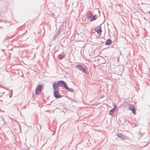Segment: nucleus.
<instances>
[{
    "label": "nucleus",
    "instance_id": "obj_1",
    "mask_svg": "<svg viewBox=\"0 0 150 150\" xmlns=\"http://www.w3.org/2000/svg\"><path fill=\"white\" fill-rule=\"evenodd\" d=\"M59 86L62 87H64L65 88L67 85L66 83L64 81L60 80L57 81V83Z\"/></svg>",
    "mask_w": 150,
    "mask_h": 150
},
{
    "label": "nucleus",
    "instance_id": "obj_2",
    "mask_svg": "<svg viewBox=\"0 0 150 150\" xmlns=\"http://www.w3.org/2000/svg\"><path fill=\"white\" fill-rule=\"evenodd\" d=\"M42 91V86L41 84L38 85L36 88L35 93L36 95H38L39 92L41 93Z\"/></svg>",
    "mask_w": 150,
    "mask_h": 150
},
{
    "label": "nucleus",
    "instance_id": "obj_3",
    "mask_svg": "<svg viewBox=\"0 0 150 150\" xmlns=\"http://www.w3.org/2000/svg\"><path fill=\"white\" fill-rule=\"evenodd\" d=\"M76 67L78 68L79 70L85 73H86V69L83 66L79 64H77L76 65Z\"/></svg>",
    "mask_w": 150,
    "mask_h": 150
},
{
    "label": "nucleus",
    "instance_id": "obj_4",
    "mask_svg": "<svg viewBox=\"0 0 150 150\" xmlns=\"http://www.w3.org/2000/svg\"><path fill=\"white\" fill-rule=\"evenodd\" d=\"M128 109L131 110L134 114L135 113V109L134 105L130 104L128 107Z\"/></svg>",
    "mask_w": 150,
    "mask_h": 150
},
{
    "label": "nucleus",
    "instance_id": "obj_5",
    "mask_svg": "<svg viewBox=\"0 0 150 150\" xmlns=\"http://www.w3.org/2000/svg\"><path fill=\"white\" fill-rule=\"evenodd\" d=\"M52 87L54 91H59V86L57 83L56 82H54L53 83Z\"/></svg>",
    "mask_w": 150,
    "mask_h": 150
},
{
    "label": "nucleus",
    "instance_id": "obj_6",
    "mask_svg": "<svg viewBox=\"0 0 150 150\" xmlns=\"http://www.w3.org/2000/svg\"><path fill=\"white\" fill-rule=\"evenodd\" d=\"M59 91H54V96L56 98H60L62 97V96L59 93Z\"/></svg>",
    "mask_w": 150,
    "mask_h": 150
},
{
    "label": "nucleus",
    "instance_id": "obj_7",
    "mask_svg": "<svg viewBox=\"0 0 150 150\" xmlns=\"http://www.w3.org/2000/svg\"><path fill=\"white\" fill-rule=\"evenodd\" d=\"M95 30L98 35H101L102 32L101 27L100 25L95 28Z\"/></svg>",
    "mask_w": 150,
    "mask_h": 150
},
{
    "label": "nucleus",
    "instance_id": "obj_8",
    "mask_svg": "<svg viewBox=\"0 0 150 150\" xmlns=\"http://www.w3.org/2000/svg\"><path fill=\"white\" fill-rule=\"evenodd\" d=\"M117 105H115L113 108L111 109L110 112H109V114L111 116H112V113L114 112V111L115 110H116V108H117Z\"/></svg>",
    "mask_w": 150,
    "mask_h": 150
},
{
    "label": "nucleus",
    "instance_id": "obj_9",
    "mask_svg": "<svg viewBox=\"0 0 150 150\" xmlns=\"http://www.w3.org/2000/svg\"><path fill=\"white\" fill-rule=\"evenodd\" d=\"M65 88L69 92H73V93H74L75 92L74 90L72 88H69L68 87L67 85L66 86V88Z\"/></svg>",
    "mask_w": 150,
    "mask_h": 150
},
{
    "label": "nucleus",
    "instance_id": "obj_10",
    "mask_svg": "<svg viewBox=\"0 0 150 150\" xmlns=\"http://www.w3.org/2000/svg\"><path fill=\"white\" fill-rule=\"evenodd\" d=\"M112 40L110 39H108L107 40L105 43V45H109L111 44Z\"/></svg>",
    "mask_w": 150,
    "mask_h": 150
},
{
    "label": "nucleus",
    "instance_id": "obj_11",
    "mask_svg": "<svg viewBox=\"0 0 150 150\" xmlns=\"http://www.w3.org/2000/svg\"><path fill=\"white\" fill-rule=\"evenodd\" d=\"M117 135L118 136V137L122 139H123L124 138L121 133H118L117 134Z\"/></svg>",
    "mask_w": 150,
    "mask_h": 150
},
{
    "label": "nucleus",
    "instance_id": "obj_12",
    "mask_svg": "<svg viewBox=\"0 0 150 150\" xmlns=\"http://www.w3.org/2000/svg\"><path fill=\"white\" fill-rule=\"evenodd\" d=\"M97 15L96 14L94 15V16H93L92 18L90 19L91 21H92L96 20L97 18Z\"/></svg>",
    "mask_w": 150,
    "mask_h": 150
},
{
    "label": "nucleus",
    "instance_id": "obj_13",
    "mask_svg": "<svg viewBox=\"0 0 150 150\" xmlns=\"http://www.w3.org/2000/svg\"><path fill=\"white\" fill-rule=\"evenodd\" d=\"M48 14L49 16L52 17L53 18H55V15L54 13L50 12L48 13Z\"/></svg>",
    "mask_w": 150,
    "mask_h": 150
},
{
    "label": "nucleus",
    "instance_id": "obj_14",
    "mask_svg": "<svg viewBox=\"0 0 150 150\" xmlns=\"http://www.w3.org/2000/svg\"><path fill=\"white\" fill-rule=\"evenodd\" d=\"M63 29L61 28H60L58 31V34L60 35L61 34V33L63 32Z\"/></svg>",
    "mask_w": 150,
    "mask_h": 150
},
{
    "label": "nucleus",
    "instance_id": "obj_15",
    "mask_svg": "<svg viewBox=\"0 0 150 150\" xmlns=\"http://www.w3.org/2000/svg\"><path fill=\"white\" fill-rule=\"evenodd\" d=\"M59 36V34L57 33L56 35H55L54 36V37L53 38V40H55L56 38L58 37Z\"/></svg>",
    "mask_w": 150,
    "mask_h": 150
},
{
    "label": "nucleus",
    "instance_id": "obj_16",
    "mask_svg": "<svg viewBox=\"0 0 150 150\" xmlns=\"http://www.w3.org/2000/svg\"><path fill=\"white\" fill-rule=\"evenodd\" d=\"M93 14L92 13H91L89 14L88 16V18H91L92 16H93Z\"/></svg>",
    "mask_w": 150,
    "mask_h": 150
},
{
    "label": "nucleus",
    "instance_id": "obj_17",
    "mask_svg": "<svg viewBox=\"0 0 150 150\" xmlns=\"http://www.w3.org/2000/svg\"><path fill=\"white\" fill-rule=\"evenodd\" d=\"M64 55H61L59 57V60H60L62 59L64 57Z\"/></svg>",
    "mask_w": 150,
    "mask_h": 150
},
{
    "label": "nucleus",
    "instance_id": "obj_18",
    "mask_svg": "<svg viewBox=\"0 0 150 150\" xmlns=\"http://www.w3.org/2000/svg\"><path fill=\"white\" fill-rule=\"evenodd\" d=\"M13 90H11V94H10L9 95V97L10 98H11L12 97V95H13Z\"/></svg>",
    "mask_w": 150,
    "mask_h": 150
},
{
    "label": "nucleus",
    "instance_id": "obj_19",
    "mask_svg": "<svg viewBox=\"0 0 150 150\" xmlns=\"http://www.w3.org/2000/svg\"><path fill=\"white\" fill-rule=\"evenodd\" d=\"M149 144V143L148 142V143H147V144H146L144 146H146L147 145H148V144Z\"/></svg>",
    "mask_w": 150,
    "mask_h": 150
},
{
    "label": "nucleus",
    "instance_id": "obj_20",
    "mask_svg": "<svg viewBox=\"0 0 150 150\" xmlns=\"http://www.w3.org/2000/svg\"><path fill=\"white\" fill-rule=\"evenodd\" d=\"M149 14L150 15V11L149 12Z\"/></svg>",
    "mask_w": 150,
    "mask_h": 150
}]
</instances>
